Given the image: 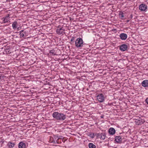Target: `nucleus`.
I'll use <instances>...</instances> for the list:
<instances>
[{
    "label": "nucleus",
    "instance_id": "1",
    "mask_svg": "<svg viewBox=\"0 0 148 148\" xmlns=\"http://www.w3.org/2000/svg\"><path fill=\"white\" fill-rule=\"evenodd\" d=\"M52 115L53 117L57 120L63 121L66 118V115L57 112H53Z\"/></svg>",
    "mask_w": 148,
    "mask_h": 148
},
{
    "label": "nucleus",
    "instance_id": "2",
    "mask_svg": "<svg viewBox=\"0 0 148 148\" xmlns=\"http://www.w3.org/2000/svg\"><path fill=\"white\" fill-rule=\"evenodd\" d=\"M83 45L82 39L79 37L75 41V46L77 48H82Z\"/></svg>",
    "mask_w": 148,
    "mask_h": 148
},
{
    "label": "nucleus",
    "instance_id": "3",
    "mask_svg": "<svg viewBox=\"0 0 148 148\" xmlns=\"http://www.w3.org/2000/svg\"><path fill=\"white\" fill-rule=\"evenodd\" d=\"M97 97L98 101L100 103L103 102L104 101L105 97L102 93L98 94L97 96Z\"/></svg>",
    "mask_w": 148,
    "mask_h": 148
},
{
    "label": "nucleus",
    "instance_id": "4",
    "mask_svg": "<svg viewBox=\"0 0 148 148\" xmlns=\"http://www.w3.org/2000/svg\"><path fill=\"white\" fill-rule=\"evenodd\" d=\"M64 29H63V27H60V25H59L58 27V28L56 30V33L59 35H61L63 33H65L64 32Z\"/></svg>",
    "mask_w": 148,
    "mask_h": 148
},
{
    "label": "nucleus",
    "instance_id": "5",
    "mask_svg": "<svg viewBox=\"0 0 148 148\" xmlns=\"http://www.w3.org/2000/svg\"><path fill=\"white\" fill-rule=\"evenodd\" d=\"M145 122L144 119H142L140 118L138 119H136L135 122L136 124L138 125H141L143 124Z\"/></svg>",
    "mask_w": 148,
    "mask_h": 148
},
{
    "label": "nucleus",
    "instance_id": "6",
    "mask_svg": "<svg viewBox=\"0 0 148 148\" xmlns=\"http://www.w3.org/2000/svg\"><path fill=\"white\" fill-rule=\"evenodd\" d=\"M122 136H116L115 138V141L117 143H121L123 140Z\"/></svg>",
    "mask_w": 148,
    "mask_h": 148
},
{
    "label": "nucleus",
    "instance_id": "7",
    "mask_svg": "<svg viewBox=\"0 0 148 148\" xmlns=\"http://www.w3.org/2000/svg\"><path fill=\"white\" fill-rule=\"evenodd\" d=\"M147 8V5L144 4H141L139 6V9L141 11H145Z\"/></svg>",
    "mask_w": 148,
    "mask_h": 148
},
{
    "label": "nucleus",
    "instance_id": "8",
    "mask_svg": "<svg viewBox=\"0 0 148 148\" xmlns=\"http://www.w3.org/2000/svg\"><path fill=\"white\" fill-rule=\"evenodd\" d=\"M18 23L16 21H14V22L12 24V27L13 29L15 30L16 29H17V30H19V28L18 27Z\"/></svg>",
    "mask_w": 148,
    "mask_h": 148
},
{
    "label": "nucleus",
    "instance_id": "9",
    "mask_svg": "<svg viewBox=\"0 0 148 148\" xmlns=\"http://www.w3.org/2000/svg\"><path fill=\"white\" fill-rule=\"evenodd\" d=\"M127 48V45L125 44H123L120 46V49L121 51H126Z\"/></svg>",
    "mask_w": 148,
    "mask_h": 148
},
{
    "label": "nucleus",
    "instance_id": "10",
    "mask_svg": "<svg viewBox=\"0 0 148 148\" xmlns=\"http://www.w3.org/2000/svg\"><path fill=\"white\" fill-rule=\"evenodd\" d=\"M59 137V136H58L55 135L53 136V137H51L50 138L51 140V138L53 139L51 141V142L53 143L54 144H56V143H57V139H58Z\"/></svg>",
    "mask_w": 148,
    "mask_h": 148
},
{
    "label": "nucleus",
    "instance_id": "11",
    "mask_svg": "<svg viewBox=\"0 0 148 148\" xmlns=\"http://www.w3.org/2000/svg\"><path fill=\"white\" fill-rule=\"evenodd\" d=\"M119 37L121 40H125L127 39V35L126 34L122 33L120 35Z\"/></svg>",
    "mask_w": 148,
    "mask_h": 148
},
{
    "label": "nucleus",
    "instance_id": "12",
    "mask_svg": "<svg viewBox=\"0 0 148 148\" xmlns=\"http://www.w3.org/2000/svg\"><path fill=\"white\" fill-rule=\"evenodd\" d=\"M18 148H25L26 144L23 142L19 143L18 145Z\"/></svg>",
    "mask_w": 148,
    "mask_h": 148
},
{
    "label": "nucleus",
    "instance_id": "13",
    "mask_svg": "<svg viewBox=\"0 0 148 148\" xmlns=\"http://www.w3.org/2000/svg\"><path fill=\"white\" fill-rule=\"evenodd\" d=\"M26 32L24 31V30H21L20 31V35L21 37H25L26 36Z\"/></svg>",
    "mask_w": 148,
    "mask_h": 148
},
{
    "label": "nucleus",
    "instance_id": "14",
    "mask_svg": "<svg viewBox=\"0 0 148 148\" xmlns=\"http://www.w3.org/2000/svg\"><path fill=\"white\" fill-rule=\"evenodd\" d=\"M141 84L142 86L143 87H147L148 86V80H145L143 81Z\"/></svg>",
    "mask_w": 148,
    "mask_h": 148
},
{
    "label": "nucleus",
    "instance_id": "15",
    "mask_svg": "<svg viewBox=\"0 0 148 148\" xmlns=\"http://www.w3.org/2000/svg\"><path fill=\"white\" fill-rule=\"evenodd\" d=\"M7 145L9 148H12L14 146L15 144L14 143L9 141Z\"/></svg>",
    "mask_w": 148,
    "mask_h": 148
},
{
    "label": "nucleus",
    "instance_id": "16",
    "mask_svg": "<svg viewBox=\"0 0 148 148\" xmlns=\"http://www.w3.org/2000/svg\"><path fill=\"white\" fill-rule=\"evenodd\" d=\"M115 130L113 128H110L109 130V133L112 135L114 134H115Z\"/></svg>",
    "mask_w": 148,
    "mask_h": 148
},
{
    "label": "nucleus",
    "instance_id": "17",
    "mask_svg": "<svg viewBox=\"0 0 148 148\" xmlns=\"http://www.w3.org/2000/svg\"><path fill=\"white\" fill-rule=\"evenodd\" d=\"M9 15L8 14L4 18V20L3 21L4 23H7L9 20Z\"/></svg>",
    "mask_w": 148,
    "mask_h": 148
},
{
    "label": "nucleus",
    "instance_id": "18",
    "mask_svg": "<svg viewBox=\"0 0 148 148\" xmlns=\"http://www.w3.org/2000/svg\"><path fill=\"white\" fill-rule=\"evenodd\" d=\"M106 136V133L105 132H102L101 133L100 136V139L101 140H104L105 139Z\"/></svg>",
    "mask_w": 148,
    "mask_h": 148
},
{
    "label": "nucleus",
    "instance_id": "19",
    "mask_svg": "<svg viewBox=\"0 0 148 148\" xmlns=\"http://www.w3.org/2000/svg\"><path fill=\"white\" fill-rule=\"evenodd\" d=\"M62 137V136H59V137L58 139H57V143H56L60 144L61 143Z\"/></svg>",
    "mask_w": 148,
    "mask_h": 148
},
{
    "label": "nucleus",
    "instance_id": "20",
    "mask_svg": "<svg viewBox=\"0 0 148 148\" xmlns=\"http://www.w3.org/2000/svg\"><path fill=\"white\" fill-rule=\"evenodd\" d=\"M49 53L51 54V55H52L53 56L57 55L56 54L55 50L54 49H52L50 51Z\"/></svg>",
    "mask_w": 148,
    "mask_h": 148
},
{
    "label": "nucleus",
    "instance_id": "21",
    "mask_svg": "<svg viewBox=\"0 0 148 148\" xmlns=\"http://www.w3.org/2000/svg\"><path fill=\"white\" fill-rule=\"evenodd\" d=\"M89 148H96V146L92 143H90L88 144Z\"/></svg>",
    "mask_w": 148,
    "mask_h": 148
},
{
    "label": "nucleus",
    "instance_id": "22",
    "mask_svg": "<svg viewBox=\"0 0 148 148\" xmlns=\"http://www.w3.org/2000/svg\"><path fill=\"white\" fill-rule=\"evenodd\" d=\"M120 16L121 17V18H122L124 17V16L123 15V13L122 12L120 14H119Z\"/></svg>",
    "mask_w": 148,
    "mask_h": 148
},
{
    "label": "nucleus",
    "instance_id": "23",
    "mask_svg": "<svg viewBox=\"0 0 148 148\" xmlns=\"http://www.w3.org/2000/svg\"><path fill=\"white\" fill-rule=\"evenodd\" d=\"M101 136V133H98L97 134V136L98 138H99L100 139V136Z\"/></svg>",
    "mask_w": 148,
    "mask_h": 148
},
{
    "label": "nucleus",
    "instance_id": "24",
    "mask_svg": "<svg viewBox=\"0 0 148 148\" xmlns=\"http://www.w3.org/2000/svg\"><path fill=\"white\" fill-rule=\"evenodd\" d=\"M74 39H75V38L74 37H72L71 39V42L73 41L74 40Z\"/></svg>",
    "mask_w": 148,
    "mask_h": 148
},
{
    "label": "nucleus",
    "instance_id": "25",
    "mask_svg": "<svg viewBox=\"0 0 148 148\" xmlns=\"http://www.w3.org/2000/svg\"><path fill=\"white\" fill-rule=\"evenodd\" d=\"M145 101L148 104V98H147L146 99Z\"/></svg>",
    "mask_w": 148,
    "mask_h": 148
},
{
    "label": "nucleus",
    "instance_id": "26",
    "mask_svg": "<svg viewBox=\"0 0 148 148\" xmlns=\"http://www.w3.org/2000/svg\"><path fill=\"white\" fill-rule=\"evenodd\" d=\"M130 18H132V14H131V15L130 16Z\"/></svg>",
    "mask_w": 148,
    "mask_h": 148
},
{
    "label": "nucleus",
    "instance_id": "27",
    "mask_svg": "<svg viewBox=\"0 0 148 148\" xmlns=\"http://www.w3.org/2000/svg\"><path fill=\"white\" fill-rule=\"evenodd\" d=\"M103 116H101V118H103Z\"/></svg>",
    "mask_w": 148,
    "mask_h": 148
},
{
    "label": "nucleus",
    "instance_id": "28",
    "mask_svg": "<svg viewBox=\"0 0 148 148\" xmlns=\"http://www.w3.org/2000/svg\"><path fill=\"white\" fill-rule=\"evenodd\" d=\"M129 21V20H127V22H128Z\"/></svg>",
    "mask_w": 148,
    "mask_h": 148
},
{
    "label": "nucleus",
    "instance_id": "29",
    "mask_svg": "<svg viewBox=\"0 0 148 148\" xmlns=\"http://www.w3.org/2000/svg\"><path fill=\"white\" fill-rule=\"evenodd\" d=\"M91 138H93V136H91Z\"/></svg>",
    "mask_w": 148,
    "mask_h": 148
},
{
    "label": "nucleus",
    "instance_id": "30",
    "mask_svg": "<svg viewBox=\"0 0 148 148\" xmlns=\"http://www.w3.org/2000/svg\"><path fill=\"white\" fill-rule=\"evenodd\" d=\"M147 4L148 5V2H147Z\"/></svg>",
    "mask_w": 148,
    "mask_h": 148
}]
</instances>
